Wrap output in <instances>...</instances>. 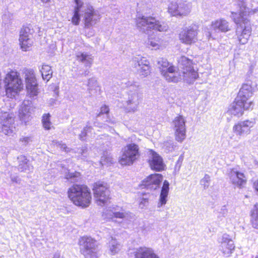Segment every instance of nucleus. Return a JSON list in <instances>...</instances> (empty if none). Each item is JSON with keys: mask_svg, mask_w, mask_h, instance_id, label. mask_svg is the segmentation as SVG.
Here are the masks:
<instances>
[{"mask_svg": "<svg viewBox=\"0 0 258 258\" xmlns=\"http://www.w3.org/2000/svg\"><path fill=\"white\" fill-rule=\"evenodd\" d=\"M256 123L254 118L239 121L233 127L234 133L237 136H243L250 134V129Z\"/></svg>", "mask_w": 258, "mask_h": 258, "instance_id": "f3484780", "label": "nucleus"}, {"mask_svg": "<svg viewBox=\"0 0 258 258\" xmlns=\"http://www.w3.org/2000/svg\"><path fill=\"white\" fill-rule=\"evenodd\" d=\"M253 106L252 101L245 102L236 98L235 101L229 106L228 112L234 116H241L244 110L252 109Z\"/></svg>", "mask_w": 258, "mask_h": 258, "instance_id": "f8f14e48", "label": "nucleus"}, {"mask_svg": "<svg viewBox=\"0 0 258 258\" xmlns=\"http://www.w3.org/2000/svg\"><path fill=\"white\" fill-rule=\"evenodd\" d=\"M4 81L6 95L10 98H14L23 89L22 81L17 72L8 73Z\"/></svg>", "mask_w": 258, "mask_h": 258, "instance_id": "f03ea898", "label": "nucleus"}, {"mask_svg": "<svg viewBox=\"0 0 258 258\" xmlns=\"http://www.w3.org/2000/svg\"><path fill=\"white\" fill-rule=\"evenodd\" d=\"M148 156V162L152 169L158 171L164 170L165 165L161 156L152 150L149 151Z\"/></svg>", "mask_w": 258, "mask_h": 258, "instance_id": "aec40b11", "label": "nucleus"}, {"mask_svg": "<svg viewBox=\"0 0 258 258\" xmlns=\"http://www.w3.org/2000/svg\"><path fill=\"white\" fill-rule=\"evenodd\" d=\"M181 75L182 80L188 84L192 83L198 77L197 72L194 69L181 70Z\"/></svg>", "mask_w": 258, "mask_h": 258, "instance_id": "cd10ccee", "label": "nucleus"}, {"mask_svg": "<svg viewBox=\"0 0 258 258\" xmlns=\"http://www.w3.org/2000/svg\"><path fill=\"white\" fill-rule=\"evenodd\" d=\"M2 132L7 135H11L15 130L14 126V117L12 114L4 113L1 117Z\"/></svg>", "mask_w": 258, "mask_h": 258, "instance_id": "6ab92c4d", "label": "nucleus"}, {"mask_svg": "<svg viewBox=\"0 0 258 258\" xmlns=\"http://www.w3.org/2000/svg\"><path fill=\"white\" fill-rule=\"evenodd\" d=\"M239 2L237 6V10L234 12H232L233 14L238 15L239 16H246L252 15H258V7L257 8L250 9L245 5L246 0H238Z\"/></svg>", "mask_w": 258, "mask_h": 258, "instance_id": "393cba45", "label": "nucleus"}, {"mask_svg": "<svg viewBox=\"0 0 258 258\" xmlns=\"http://www.w3.org/2000/svg\"><path fill=\"white\" fill-rule=\"evenodd\" d=\"M96 83V80L94 78H91L88 80V87L89 90H91L92 87Z\"/></svg>", "mask_w": 258, "mask_h": 258, "instance_id": "4d7b16f0", "label": "nucleus"}, {"mask_svg": "<svg viewBox=\"0 0 258 258\" xmlns=\"http://www.w3.org/2000/svg\"><path fill=\"white\" fill-rule=\"evenodd\" d=\"M80 17H72V22L75 25H78L80 21Z\"/></svg>", "mask_w": 258, "mask_h": 258, "instance_id": "bf43d9fd", "label": "nucleus"}, {"mask_svg": "<svg viewBox=\"0 0 258 258\" xmlns=\"http://www.w3.org/2000/svg\"><path fill=\"white\" fill-rule=\"evenodd\" d=\"M19 165L18 168L19 171L24 172H29L33 169V166L29 163V161L23 155L18 157Z\"/></svg>", "mask_w": 258, "mask_h": 258, "instance_id": "c85d7f7f", "label": "nucleus"}, {"mask_svg": "<svg viewBox=\"0 0 258 258\" xmlns=\"http://www.w3.org/2000/svg\"><path fill=\"white\" fill-rule=\"evenodd\" d=\"M31 141V138L28 137H23L20 139V142H22L25 145H26Z\"/></svg>", "mask_w": 258, "mask_h": 258, "instance_id": "6e6d98bb", "label": "nucleus"}, {"mask_svg": "<svg viewBox=\"0 0 258 258\" xmlns=\"http://www.w3.org/2000/svg\"><path fill=\"white\" fill-rule=\"evenodd\" d=\"M52 144L58 147H59L61 150L62 151H64L66 152H69V148L67 147V145L64 144H63L61 142H58V141H53Z\"/></svg>", "mask_w": 258, "mask_h": 258, "instance_id": "a18cd8bd", "label": "nucleus"}, {"mask_svg": "<svg viewBox=\"0 0 258 258\" xmlns=\"http://www.w3.org/2000/svg\"><path fill=\"white\" fill-rule=\"evenodd\" d=\"M92 18L93 17H84L85 26L89 27L95 24Z\"/></svg>", "mask_w": 258, "mask_h": 258, "instance_id": "3c124183", "label": "nucleus"}, {"mask_svg": "<svg viewBox=\"0 0 258 258\" xmlns=\"http://www.w3.org/2000/svg\"><path fill=\"white\" fill-rule=\"evenodd\" d=\"M12 181L14 182L18 183L20 182V180L18 176H11V177Z\"/></svg>", "mask_w": 258, "mask_h": 258, "instance_id": "052dcab7", "label": "nucleus"}, {"mask_svg": "<svg viewBox=\"0 0 258 258\" xmlns=\"http://www.w3.org/2000/svg\"><path fill=\"white\" fill-rule=\"evenodd\" d=\"M251 221L252 227L255 229H258V218L251 217Z\"/></svg>", "mask_w": 258, "mask_h": 258, "instance_id": "13d9d810", "label": "nucleus"}, {"mask_svg": "<svg viewBox=\"0 0 258 258\" xmlns=\"http://www.w3.org/2000/svg\"><path fill=\"white\" fill-rule=\"evenodd\" d=\"M185 118L182 115H178L172 121L176 141L182 142L186 138Z\"/></svg>", "mask_w": 258, "mask_h": 258, "instance_id": "1a4fd4ad", "label": "nucleus"}, {"mask_svg": "<svg viewBox=\"0 0 258 258\" xmlns=\"http://www.w3.org/2000/svg\"><path fill=\"white\" fill-rule=\"evenodd\" d=\"M80 252L85 258H97L98 244L91 237L83 236L79 240Z\"/></svg>", "mask_w": 258, "mask_h": 258, "instance_id": "423d86ee", "label": "nucleus"}, {"mask_svg": "<svg viewBox=\"0 0 258 258\" xmlns=\"http://www.w3.org/2000/svg\"><path fill=\"white\" fill-rule=\"evenodd\" d=\"M41 1L43 3H47L50 1V0H41Z\"/></svg>", "mask_w": 258, "mask_h": 258, "instance_id": "774afa93", "label": "nucleus"}, {"mask_svg": "<svg viewBox=\"0 0 258 258\" xmlns=\"http://www.w3.org/2000/svg\"><path fill=\"white\" fill-rule=\"evenodd\" d=\"M135 258H159L150 247L142 246L137 248L134 252Z\"/></svg>", "mask_w": 258, "mask_h": 258, "instance_id": "bb28decb", "label": "nucleus"}, {"mask_svg": "<svg viewBox=\"0 0 258 258\" xmlns=\"http://www.w3.org/2000/svg\"><path fill=\"white\" fill-rule=\"evenodd\" d=\"M212 27L215 30H219L223 32H227L230 30L228 22L223 19H220L213 22Z\"/></svg>", "mask_w": 258, "mask_h": 258, "instance_id": "2f4dec72", "label": "nucleus"}, {"mask_svg": "<svg viewBox=\"0 0 258 258\" xmlns=\"http://www.w3.org/2000/svg\"><path fill=\"white\" fill-rule=\"evenodd\" d=\"M253 186L255 188V190L258 191V180L255 181L253 183Z\"/></svg>", "mask_w": 258, "mask_h": 258, "instance_id": "0e129e2a", "label": "nucleus"}, {"mask_svg": "<svg viewBox=\"0 0 258 258\" xmlns=\"http://www.w3.org/2000/svg\"><path fill=\"white\" fill-rule=\"evenodd\" d=\"M234 21L237 26L236 34L239 43L246 44L251 34L250 22L246 17H234Z\"/></svg>", "mask_w": 258, "mask_h": 258, "instance_id": "20e7f679", "label": "nucleus"}, {"mask_svg": "<svg viewBox=\"0 0 258 258\" xmlns=\"http://www.w3.org/2000/svg\"><path fill=\"white\" fill-rule=\"evenodd\" d=\"M92 129V128L90 126L87 125L86 127H85L83 131L80 135V139L81 140H84V137L87 135L88 132L91 131Z\"/></svg>", "mask_w": 258, "mask_h": 258, "instance_id": "09e8293b", "label": "nucleus"}, {"mask_svg": "<svg viewBox=\"0 0 258 258\" xmlns=\"http://www.w3.org/2000/svg\"><path fill=\"white\" fill-rule=\"evenodd\" d=\"M210 176L208 174H206L204 178L200 181L201 184L203 186L204 189L208 188L210 185Z\"/></svg>", "mask_w": 258, "mask_h": 258, "instance_id": "37998d69", "label": "nucleus"}, {"mask_svg": "<svg viewBox=\"0 0 258 258\" xmlns=\"http://www.w3.org/2000/svg\"><path fill=\"white\" fill-rule=\"evenodd\" d=\"M136 21L138 29L144 33H148L151 29L162 32L168 28L166 24L156 21L154 17H137Z\"/></svg>", "mask_w": 258, "mask_h": 258, "instance_id": "7ed1b4c3", "label": "nucleus"}, {"mask_svg": "<svg viewBox=\"0 0 258 258\" xmlns=\"http://www.w3.org/2000/svg\"><path fill=\"white\" fill-rule=\"evenodd\" d=\"M65 178L67 179L70 180L71 182H75L79 180L80 176V173L78 172L74 173H70L67 169L64 170Z\"/></svg>", "mask_w": 258, "mask_h": 258, "instance_id": "58836bf2", "label": "nucleus"}, {"mask_svg": "<svg viewBox=\"0 0 258 258\" xmlns=\"http://www.w3.org/2000/svg\"><path fill=\"white\" fill-rule=\"evenodd\" d=\"M89 71L88 69H87L83 73L81 74V75L84 76H87L89 75Z\"/></svg>", "mask_w": 258, "mask_h": 258, "instance_id": "e2e57ef3", "label": "nucleus"}, {"mask_svg": "<svg viewBox=\"0 0 258 258\" xmlns=\"http://www.w3.org/2000/svg\"><path fill=\"white\" fill-rule=\"evenodd\" d=\"M254 88L252 86V83L247 82L242 85L236 98L243 102H248L251 101L249 99L252 96Z\"/></svg>", "mask_w": 258, "mask_h": 258, "instance_id": "5701e85b", "label": "nucleus"}, {"mask_svg": "<svg viewBox=\"0 0 258 258\" xmlns=\"http://www.w3.org/2000/svg\"><path fill=\"white\" fill-rule=\"evenodd\" d=\"M77 152L81 154V158L85 159L87 157V149L85 147L78 149Z\"/></svg>", "mask_w": 258, "mask_h": 258, "instance_id": "8fccbe9b", "label": "nucleus"}, {"mask_svg": "<svg viewBox=\"0 0 258 258\" xmlns=\"http://www.w3.org/2000/svg\"><path fill=\"white\" fill-rule=\"evenodd\" d=\"M169 183L167 180H165L162 187L160 195L159 202L158 204V207H161L165 205L167 202V197L168 195L169 189Z\"/></svg>", "mask_w": 258, "mask_h": 258, "instance_id": "7c9ffc66", "label": "nucleus"}, {"mask_svg": "<svg viewBox=\"0 0 258 258\" xmlns=\"http://www.w3.org/2000/svg\"><path fill=\"white\" fill-rule=\"evenodd\" d=\"M229 177L231 183L238 187H241L246 183V179L244 174L236 168L230 170L229 173Z\"/></svg>", "mask_w": 258, "mask_h": 258, "instance_id": "b1692460", "label": "nucleus"}, {"mask_svg": "<svg viewBox=\"0 0 258 258\" xmlns=\"http://www.w3.org/2000/svg\"><path fill=\"white\" fill-rule=\"evenodd\" d=\"M109 109L108 106L104 105L102 106L100 108V112L97 115L98 117H100L103 115V116H106L109 114Z\"/></svg>", "mask_w": 258, "mask_h": 258, "instance_id": "49530a36", "label": "nucleus"}, {"mask_svg": "<svg viewBox=\"0 0 258 258\" xmlns=\"http://www.w3.org/2000/svg\"><path fill=\"white\" fill-rule=\"evenodd\" d=\"M93 190L96 203L99 206L106 204L110 199V191L107 184L98 181L94 184Z\"/></svg>", "mask_w": 258, "mask_h": 258, "instance_id": "0eeeda50", "label": "nucleus"}, {"mask_svg": "<svg viewBox=\"0 0 258 258\" xmlns=\"http://www.w3.org/2000/svg\"><path fill=\"white\" fill-rule=\"evenodd\" d=\"M198 28L196 25L184 28L179 34L180 41L187 45L195 43L198 40Z\"/></svg>", "mask_w": 258, "mask_h": 258, "instance_id": "9b49d317", "label": "nucleus"}, {"mask_svg": "<svg viewBox=\"0 0 258 258\" xmlns=\"http://www.w3.org/2000/svg\"><path fill=\"white\" fill-rule=\"evenodd\" d=\"M109 247L111 254L114 255L120 250L121 246L116 239L111 237V240L109 242Z\"/></svg>", "mask_w": 258, "mask_h": 258, "instance_id": "c9c22d12", "label": "nucleus"}, {"mask_svg": "<svg viewBox=\"0 0 258 258\" xmlns=\"http://www.w3.org/2000/svg\"><path fill=\"white\" fill-rule=\"evenodd\" d=\"M163 180L161 174H151L142 181V185L147 189L151 190L156 189Z\"/></svg>", "mask_w": 258, "mask_h": 258, "instance_id": "412c9836", "label": "nucleus"}, {"mask_svg": "<svg viewBox=\"0 0 258 258\" xmlns=\"http://www.w3.org/2000/svg\"><path fill=\"white\" fill-rule=\"evenodd\" d=\"M175 145L173 141L169 140L165 142L163 144V148L168 152H172L174 150Z\"/></svg>", "mask_w": 258, "mask_h": 258, "instance_id": "79ce46f5", "label": "nucleus"}, {"mask_svg": "<svg viewBox=\"0 0 258 258\" xmlns=\"http://www.w3.org/2000/svg\"><path fill=\"white\" fill-rule=\"evenodd\" d=\"M178 63L181 68V70H191V69H194L192 61L184 56L180 57Z\"/></svg>", "mask_w": 258, "mask_h": 258, "instance_id": "72a5a7b5", "label": "nucleus"}, {"mask_svg": "<svg viewBox=\"0 0 258 258\" xmlns=\"http://www.w3.org/2000/svg\"><path fill=\"white\" fill-rule=\"evenodd\" d=\"M235 245L234 242L230 236L226 233L223 234L220 241V250L222 252L223 255L226 257L230 256L233 253Z\"/></svg>", "mask_w": 258, "mask_h": 258, "instance_id": "a211bd4d", "label": "nucleus"}, {"mask_svg": "<svg viewBox=\"0 0 258 258\" xmlns=\"http://www.w3.org/2000/svg\"><path fill=\"white\" fill-rule=\"evenodd\" d=\"M251 216L252 218H258V204L254 205L251 211Z\"/></svg>", "mask_w": 258, "mask_h": 258, "instance_id": "864d4df0", "label": "nucleus"}, {"mask_svg": "<svg viewBox=\"0 0 258 258\" xmlns=\"http://www.w3.org/2000/svg\"><path fill=\"white\" fill-rule=\"evenodd\" d=\"M178 6L179 2L178 3L172 2L170 3L168 6V12L172 15L171 16H178L177 12H178Z\"/></svg>", "mask_w": 258, "mask_h": 258, "instance_id": "a19ab883", "label": "nucleus"}, {"mask_svg": "<svg viewBox=\"0 0 258 258\" xmlns=\"http://www.w3.org/2000/svg\"><path fill=\"white\" fill-rule=\"evenodd\" d=\"M34 107L31 101L24 100L19 110V117L20 120L27 124L32 119Z\"/></svg>", "mask_w": 258, "mask_h": 258, "instance_id": "2eb2a0df", "label": "nucleus"}, {"mask_svg": "<svg viewBox=\"0 0 258 258\" xmlns=\"http://www.w3.org/2000/svg\"><path fill=\"white\" fill-rule=\"evenodd\" d=\"M228 209L226 205H224L221 207L219 213L221 214L223 217H225L227 216L228 214Z\"/></svg>", "mask_w": 258, "mask_h": 258, "instance_id": "5fc2aeb1", "label": "nucleus"}, {"mask_svg": "<svg viewBox=\"0 0 258 258\" xmlns=\"http://www.w3.org/2000/svg\"><path fill=\"white\" fill-rule=\"evenodd\" d=\"M148 204V199L147 198H142L140 199L139 206L141 209H143Z\"/></svg>", "mask_w": 258, "mask_h": 258, "instance_id": "603ef678", "label": "nucleus"}, {"mask_svg": "<svg viewBox=\"0 0 258 258\" xmlns=\"http://www.w3.org/2000/svg\"><path fill=\"white\" fill-rule=\"evenodd\" d=\"M161 75L168 82L176 83L182 80L181 70H177L172 66H170L166 71H163Z\"/></svg>", "mask_w": 258, "mask_h": 258, "instance_id": "4be33fe9", "label": "nucleus"}, {"mask_svg": "<svg viewBox=\"0 0 258 258\" xmlns=\"http://www.w3.org/2000/svg\"><path fill=\"white\" fill-rule=\"evenodd\" d=\"M75 6L73 16H94L97 15L95 11L89 3L84 4L82 0H74Z\"/></svg>", "mask_w": 258, "mask_h": 258, "instance_id": "9d476101", "label": "nucleus"}, {"mask_svg": "<svg viewBox=\"0 0 258 258\" xmlns=\"http://www.w3.org/2000/svg\"><path fill=\"white\" fill-rule=\"evenodd\" d=\"M179 9L177 14L178 16H185L188 15L190 12L191 5L190 3L186 2L179 1Z\"/></svg>", "mask_w": 258, "mask_h": 258, "instance_id": "473e14b6", "label": "nucleus"}, {"mask_svg": "<svg viewBox=\"0 0 258 258\" xmlns=\"http://www.w3.org/2000/svg\"><path fill=\"white\" fill-rule=\"evenodd\" d=\"M24 73L28 94L31 97L36 96L38 93L37 84L34 71L31 69H26Z\"/></svg>", "mask_w": 258, "mask_h": 258, "instance_id": "dca6fc26", "label": "nucleus"}, {"mask_svg": "<svg viewBox=\"0 0 258 258\" xmlns=\"http://www.w3.org/2000/svg\"><path fill=\"white\" fill-rule=\"evenodd\" d=\"M33 32L31 26H23L20 31L19 42L23 51H28L33 44L31 35Z\"/></svg>", "mask_w": 258, "mask_h": 258, "instance_id": "4468645a", "label": "nucleus"}, {"mask_svg": "<svg viewBox=\"0 0 258 258\" xmlns=\"http://www.w3.org/2000/svg\"><path fill=\"white\" fill-rule=\"evenodd\" d=\"M157 67L160 70L161 74H162L163 71H166L168 68H169V63L167 59L160 57L157 59Z\"/></svg>", "mask_w": 258, "mask_h": 258, "instance_id": "e433bc0d", "label": "nucleus"}, {"mask_svg": "<svg viewBox=\"0 0 258 258\" xmlns=\"http://www.w3.org/2000/svg\"><path fill=\"white\" fill-rule=\"evenodd\" d=\"M137 61V65L139 68L143 66H150L149 61L145 57H142L140 59L136 60Z\"/></svg>", "mask_w": 258, "mask_h": 258, "instance_id": "c03bdc74", "label": "nucleus"}, {"mask_svg": "<svg viewBox=\"0 0 258 258\" xmlns=\"http://www.w3.org/2000/svg\"><path fill=\"white\" fill-rule=\"evenodd\" d=\"M104 118V122H106L108 124L113 125L116 122V120L113 117H110L109 114L106 116H103Z\"/></svg>", "mask_w": 258, "mask_h": 258, "instance_id": "de8ad7c7", "label": "nucleus"}, {"mask_svg": "<svg viewBox=\"0 0 258 258\" xmlns=\"http://www.w3.org/2000/svg\"><path fill=\"white\" fill-rule=\"evenodd\" d=\"M43 126L45 130H50L52 125L50 121V115L49 113L43 114L42 118Z\"/></svg>", "mask_w": 258, "mask_h": 258, "instance_id": "ea45409f", "label": "nucleus"}, {"mask_svg": "<svg viewBox=\"0 0 258 258\" xmlns=\"http://www.w3.org/2000/svg\"><path fill=\"white\" fill-rule=\"evenodd\" d=\"M105 219L112 220L113 218H120L125 220H130L133 218V215L128 212L125 211L118 207H110L106 210L103 214Z\"/></svg>", "mask_w": 258, "mask_h": 258, "instance_id": "ddd939ff", "label": "nucleus"}, {"mask_svg": "<svg viewBox=\"0 0 258 258\" xmlns=\"http://www.w3.org/2000/svg\"><path fill=\"white\" fill-rule=\"evenodd\" d=\"M206 35L208 39L212 37L211 33L210 32H207Z\"/></svg>", "mask_w": 258, "mask_h": 258, "instance_id": "69168bd1", "label": "nucleus"}, {"mask_svg": "<svg viewBox=\"0 0 258 258\" xmlns=\"http://www.w3.org/2000/svg\"><path fill=\"white\" fill-rule=\"evenodd\" d=\"M104 157H101V159H100V164H101V165H104V164H105L104 161Z\"/></svg>", "mask_w": 258, "mask_h": 258, "instance_id": "338daca9", "label": "nucleus"}, {"mask_svg": "<svg viewBox=\"0 0 258 258\" xmlns=\"http://www.w3.org/2000/svg\"><path fill=\"white\" fill-rule=\"evenodd\" d=\"M131 93L129 94L128 100L126 101L125 109L126 111L135 112L137 111L140 104V98L138 91L140 89L139 83L128 82Z\"/></svg>", "mask_w": 258, "mask_h": 258, "instance_id": "6e6552de", "label": "nucleus"}, {"mask_svg": "<svg viewBox=\"0 0 258 258\" xmlns=\"http://www.w3.org/2000/svg\"><path fill=\"white\" fill-rule=\"evenodd\" d=\"M76 57L77 60L84 63L86 68L91 67L93 60L91 55L86 52H78L76 53Z\"/></svg>", "mask_w": 258, "mask_h": 258, "instance_id": "c756f323", "label": "nucleus"}, {"mask_svg": "<svg viewBox=\"0 0 258 258\" xmlns=\"http://www.w3.org/2000/svg\"><path fill=\"white\" fill-rule=\"evenodd\" d=\"M137 72L141 78H144L150 75L151 67L150 66H145L137 69Z\"/></svg>", "mask_w": 258, "mask_h": 258, "instance_id": "4c0bfd02", "label": "nucleus"}, {"mask_svg": "<svg viewBox=\"0 0 258 258\" xmlns=\"http://www.w3.org/2000/svg\"><path fill=\"white\" fill-rule=\"evenodd\" d=\"M68 193L70 200L78 206L86 208L91 203V193L85 185L75 184L69 188Z\"/></svg>", "mask_w": 258, "mask_h": 258, "instance_id": "f257e3e1", "label": "nucleus"}, {"mask_svg": "<svg viewBox=\"0 0 258 258\" xmlns=\"http://www.w3.org/2000/svg\"><path fill=\"white\" fill-rule=\"evenodd\" d=\"M42 78L44 80L48 81L52 76V71L51 67L46 64H43L40 69Z\"/></svg>", "mask_w": 258, "mask_h": 258, "instance_id": "f704fd0d", "label": "nucleus"}, {"mask_svg": "<svg viewBox=\"0 0 258 258\" xmlns=\"http://www.w3.org/2000/svg\"><path fill=\"white\" fill-rule=\"evenodd\" d=\"M53 258H63V257L61 256L60 252H56L54 253Z\"/></svg>", "mask_w": 258, "mask_h": 258, "instance_id": "680f3d73", "label": "nucleus"}, {"mask_svg": "<svg viewBox=\"0 0 258 258\" xmlns=\"http://www.w3.org/2000/svg\"><path fill=\"white\" fill-rule=\"evenodd\" d=\"M146 43L149 48L155 50L162 49L165 45L163 40L154 34L149 35Z\"/></svg>", "mask_w": 258, "mask_h": 258, "instance_id": "a878e982", "label": "nucleus"}, {"mask_svg": "<svg viewBox=\"0 0 258 258\" xmlns=\"http://www.w3.org/2000/svg\"><path fill=\"white\" fill-rule=\"evenodd\" d=\"M122 152L119 162L122 165L133 164L140 156L139 147L134 143L127 144L122 149Z\"/></svg>", "mask_w": 258, "mask_h": 258, "instance_id": "39448f33", "label": "nucleus"}]
</instances>
